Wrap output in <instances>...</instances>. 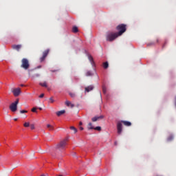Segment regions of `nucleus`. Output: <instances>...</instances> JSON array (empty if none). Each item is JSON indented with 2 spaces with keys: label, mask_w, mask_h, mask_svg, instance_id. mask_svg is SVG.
<instances>
[{
  "label": "nucleus",
  "mask_w": 176,
  "mask_h": 176,
  "mask_svg": "<svg viewBox=\"0 0 176 176\" xmlns=\"http://www.w3.org/2000/svg\"><path fill=\"white\" fill-rule=\"evenodd\" d=\"M125 126H131L132 125V123L129 121H124V120H122L121 122H118L117 123V131H118V135H121L122 133V124Z\"/></svg>",
  "instance_id": "1"
},
{
  "label": "nucleus",
  "mask_w": 176,
  "mask_h": 176,
  "mask_svg": "<svg viewBox=\"0 0 176 176\" xmlns=\"http://www.w3.org/2000/svg\"><path fill=\"white\" fill-rule=\"evenodd\" d=\"M68 139L65 138L61 140L59 143L56 145V149L59 151H63L65 150L66 146L67 144Z\"/></svg>",
  "instance_id": "2"
},
{
  "label": "nucleus",
  "mask_w": 176,
  "mask_h": 176,
  "mask_svg": "<svg viewBox=\"0 0 176 176\" xmlns=\"http://www.w3.org/2000/svg\"><path fill=\"white\" fill-rule=\"evenodd\" d=\"M118 36H120V35L117 32H109L106 35V40L109 42H113V41H115Z\"/></svg>",
  "instance_id": "3"
},
{
  "label": "nucleus",
  "mask_w": 176,
  "mask_h": 176,
  "mask_svg": "<svg viewBox=\"0 0 176 176\" xmlns=\"http://www.w3.org/2000/svg\"><path fill=\"white\" fill-rule=\"evenodd\" d=\"M21 63V68L23 69L24 70H28L30 69V65L28 58H22Z\"/></svg>",
  "instance_id": "4"
},
{
  "label": "nucleus",
  "mask_w": 176,
  "mask_h": 176,
  "mask_svg": "<svg viewBox=\"0 0 176 176\" xmlns=\"http://www.w3.org/2000/svg\"><path fill=\"white\" fill-rule=\"evenodd\" d=\"M116 30L118 31L117 33L119 36H121L126 31V25L120 24L116 27Z\"/></svg>",
  "instance_id": "5"
},
{
  "label": "nucleus",
  "mask_w": 176,
  "mask_h": 176,
  "mask_svg": "<svg viewBox=\"0 0 176 176\" xmlns=\"http://www.w3.org/2000/svg\"><path fill=\"white\" fill-rule=\"evenodd\" d=\"M19 103V100L16 99V100L11 103V104L9 106V109L12 112H16L17 111V106Z\"/></svg>",
  "instance_id": "6"
},
{
  "label": "nucleus",
  "mask_w": 176,
  "mask_h": 176,
  "mask_svg": "<svg viewBox=\"0 0 176 176\" xmlns=\"http://www.w3.org/2000/svg\"><path fill=\"white\" fill-rule=\"evenodd\" d=\"M49 53H50V50L49 49L45 50L43 52V56L39 59L40 63H43V61H45V60L47 58V56H48Z\"/></svg>",
  "instance_id": "7"
},
{
  "label": "nucleus",
  "mask_w": 176,
  "mask_h": 176,
  "mask_svg": "<svg viewBox=\"0 0 176 176\" xmlns=\"http://www.w3.org/2000/svg\"><path fill=\"white\" fill-rule=\"evenodd\" d=\"M21 89L20 88H16L12 90V94L14 97H18L21 94Z\"/></svg>",
  "instance_id": "8"
},
{
  "label": "nucleus",
  "mask_w": 176,
  "mask_h": 176,
  "mask_svg": "<svg viewBox=\"0 0 176 176\" xmlns=\"http://www.w3.org/2000/svg\"><path fill=\"white\" fill-rule=\"evenodd\" d=\"M12 49L13 50H16V52H19L20 51V49H21L22 47V45L21 44H19V45H12L11 46Z\"/></svg>",
  "instance_id": "9"
},
{
  "label": "nucleus",
  "mask_w": 176,
  "mask_h": 176,
  "mask_svg": "<svg viewBox=\"0 0 176 176\" xmlns=\"http://www.w3.org/2000/svg\"><path fill=\"white\" fill-rule=\"evenodd\" d=\"M103 118H104L103 116H95V117L91 118V121L93 122H96L98 121L99 120H101V119H103Z\"/></svg>",
  "instance_id": "10"
},
{
  "label": "nucleus",
  "mask_w": 176,
  "mask_h": 176,
  "mask_svg": "<svg viewBox=\"0 0 176 176\" xmlns=\"http://www.w3.org/2000/svg\"><path fill=\"white\" fill-rule=\"evenodd\" d=\"M88 60H89L92 67L95 66V63L94 60V58L91 55H88Z\"/></svg>",
  "instance_id": "11"
},
{
  "label": "nucleus",
  "mask_w": 176,
  "mask_h": 176,
  "mask_svg": "<svg viewBox=\"0 0 176 176\" xmlns=\"http://www.w3.org/2000/svg\"><path fill=\"white\" fill-rule=\"evenodd\" d=\"M65 105L68 107L74 108L75 105L72 104L70 101L66 100L65 101Z\"/></svg>",
  "instance_id": "12"
},
{
  "label": "nucleus",
  "mask_w": 176,
  "mask_h": 176,
  "mask_svg": "<svg viewBox=\"0 0 176 176\" xmlns=\"http://www.w3.org/2000/svg\"><path fill=\"white\" fill-rule=\"evenodd\" d=\"M65 113V110H61L56 112V115L58 117H60L61 116L64 115Z\"/></svg>",
  "instance_id": "13"
},
{
  "label": "nucleus",
  "mask_w": 176,
  "mask_h": 176,
  "mask_svg": "<svg viewBox=\"0 0 176 176\" xmlns=\"http://www.w3.org/2000/svg\"><path fill=\"white\" fill-rule=\"evenodd\" d=\"M94 89V86L89 85V86L85 87V91L89 93V92L93 91Z\"/></svg>",
  "instance_id": "14"
},
{
  "label": "nucleus",
  "mask_w": 176,
  "mask_h": 176,
  "mask_svg": "<svg viewBox=\"0 0 176 176\" xmlns=\"http://www.w3.org/2000/svg\"><path fill=\"white\" fill-rule=\"evenodd\" d=\"M94 74L92 72H91V71H87V72L85 73V76H86L87 77H92V76H94Z\"/></svg>",
  "instance_id": "15"
},
{
  "label": "nucleus",
  "mask_w": 176,
  "mask_h": 176,
  "mask_svg": "<svg viewBox=\"0 0 176 176\" xmlns=\"http://www.w3.org/2000/svg\"><path fill=\"white\" fill-rule=\"evenodd\" d=\"M47 129L50 131H53L54 130V127L52 125L50 124H47Z\"/></svg>",
  "instance_id": "16"
},
{
  "label": "nucleus",
  "mask_w": 176,
  "mask_h": 176,
  "mask_svg": "<svg viewBox=\"0 0 176 176\" xmlns=\"http://www.w3.org/2000/svg\"><path fill=\"white\" fill-rule=\"evenodd\" d=\"M87 129L88 130H94V126H93V124L91 122H89L87 125Z\"/></svg>",
  "instance_id": "17"
},
{
  "label": "nucleus",
  "mask_w": 176,
  "mask_h": 176,
  "mask_svg": "<svg viewBox=\"0 0 176 176\" xmlns=\"http://www.w3.org/2000/svg\"><path fill=\"white\" fill-rule=\"evenodd\" d=\"M102 67L104 69H107L109 67V63L108 62L103 63Z\"/></svg>",
  "instance_id": "18"
},
{
  "label": "nucleus",
  "mask_w": 176,
  "mask_h": 176,
  "mask_svg": "<svg viewBox=\"0 0 176 176\" xmlns=\"http://www.w3.org/2000/svg\"><path fill=\"white\" fill-rule=\"evenodd\" d=\"M39 85L42 87L47 88V82H39Z\"/></svg>",
  "instance_id": "19"
},
{
  "label": "nucleus",
  "mask_w": 176,
  "mask_h": 176,
  "mask_svg": "<svg viewBox=\"0 0 176 176\" xmlns=\"http://www.w3.org/2000/svg\"><path fill=\"white\" fill-rule=\"evenodd\" d=\"M72 32L76 34V32H78V28L76 26H74L72 28Z\"/></svg>",
  "instance_id": "20"
},
{
  "label": "nucleus",
  "mask_w": 176,
  "mask_h": 176,
  "mask_svg": "<svg viewBox=\"0 0 176 176\" xmlns=\"http://www.w3.org/2000/svg\"><path fill=\"white\" fill-rule=\"evenodd\" d=\"M69 129L71 131H73L74 133H76L78 132V130L75 126H72L69 127Z\"/></svg>",
  "instance_id": "21"
},
{
  "label": "nucleus",
  "mask_w": 176,
  "mask_h": 176,
  "mask_svg": "<svg viewBox=\"0 0 176 176\" xmlns=\"http://www.w3.org/2000/svg\"><path fill=\"white\" fill-rule=\"evenodd\" d=\"M69 96H70L72 98H74L76 97V94H75V93L69 92Z\"/></svg>",
  "instance_id": "22"
},
{
  "label": "nucleus",
  "mask_w": 176,
  "mask_h": 176,
  "mask_svg": "<svg viewBox=\"0 0 176 176\" xmlns=\"http://www.w3.org/2000/svg\"><path fill=\"white\" fill-rule=\"evenodd\" d=\"M55 102V100H54L53 97H50L49 98V103L53 104Z\"/></svg>",
  "instance_id": "23"
},
{
  "label": "nucleus",
  "mask_w": 176,
  "mask_h": 176,
  "mask_svg": "<svg viewBox=\"0 0 176 176\" xmlns=\"http://www.w3.org/2000/svg\"><path fill=\"white\" fill-rule=\"evenodd\" d=\"M30 126V122H25V123L23 124V126H24L25 128H28V127H29Z\"/></svg>",
  "instance_id": "24"
},
{
  "label": "nucleus",
  "mask_w": 176,
  "mask_h": 176,
  "mask_svg": "<svg viewBox=\"0 0 176 176\" xmlns=\"http://www.w3.org/2000/svg\"><path fill=\"white\" fill-rule=\"evenodd\" d=\"M94 129L98 131H100L102 130L101 126H96V127H94Z\"/></svg>",
  "instance_id": "25"
},
{
  "label": "nucleus",
  "mask_w": 176,
  "mask_h": 176,
  "mask_svg": "<svg viewBox=\"0 0 176 176\" xmlns=\"http://www.w3.org/2000/svg\"><path fill=\"white\" fill-rule=\"evenodd\" d=\"M40 74H35L33 75L32 78H39L40 77Z\"/></svg>",
  "instance_id": "26"
},
{
  "label": "nucleus",
  "mask_w": 176,
  "mask_h": 176,
  "mask_svg": "<svg viewBox=\"0 0 176 176\" xmlns=\"http://www.w3.org/2000/svg\"><path fill=\"white\" fill-rule=\"evenodd\" d=\"M37 108L36 107H33L32 109V110H31V111L32 112V113H37Z\"/></svg>",
  "instance_id": "27"
},
{
  "label": "nucleus",
  "mask_w": 176,
  "mask_h": 176,
  "mask_svg": "<svg viewBox=\"0 0 176 176\" xmlns=\"http://www.w3.org/2000/svg\"><path fill=\"white\" fill-rule=\"evenodd\" d=\"M102 92H103V94H106L107 93V88L104 86L102 87Z\"/></svg>",
  "instance_id": "28"
},
{
  "label": "nucleus",
  "mask_w": 176,
  "mask_h": 176,
  "mask_svg": "<svg viewBox=\"0 0 176 176\" xmlns=\"http://www.w3.org/2000/svg\"><path fill=\"white\" fill-rule=\"evenodd\" d=\"M28 113V111H26V110H21L20 111L21 114H24V113Z\"/></svg>",
  "instance_id": "29"
},
{
  "label": "nucleus",
  "mask_w": 176,
  "mask_h": 176,
  "mask_svg": "<svg viewBox=\"0 0 176 176\" xmlns=\"http://www.w3.org/2000/svg\"><path fill=\"white\" fill-rule=\"evenodd\" d=\"M30 129L34 130L35 129V125L34 124H30Z\"/></svg>",
  "instance_id": "30"
},
{
  "label": "nucleus",
  "mask_w": 176,
  "mask_h": 176,
  "mask_svg": "<svg viewBox=\"0 0 176 176\" xmlns=\"http://www.w3.org/2000/svg\"><path fill=\"white\" fill-rule=\"evenodd\" d=\"M44 96H45V94H41L38 96V98H43Z\"/></svg>",
  "instance_id": "31"
},
{
  "label": "nucleus",
  "mask_w": 176,
  "mask_h": 176,
  "mask_svg": "<svg viewBox=\"0 0 176 176\" xmlns=\"http://www.w3.org/2000/svg\"><path fill=\"white\" fill-rule=\"evenodd\" d=\"M79 129H80V131H83V130H84V128H83L82 126H80V127H79Z\"/></svg>",
  "instance_id": "32"
},
{
  "label": "nucleus",
  "mask_w": 176,
  "mask_h": 176,
  "mask_svg": "<svg viewBox=\"0 0 176 176\" xmlns=\"http://www.w3.org/2000/svg\"><path fill=\"white\" fill-rule=\"evenodd\" d=\"M50 72H51L52 73H55V72H57V70H50Z\"/></svg>",
  "instance_id": "33"
},
{
  "label": "nucleus",
  "mask_w": 176,
  "mask_h": 176,
  "mask_svg": "<svg viewBox=\"0 0 176 176\" xmlns=\"http://www.w3.org/2000/svg\"><path fill=\"white\" fill-rule=\"evenodd\" d=\"M150 45H155V43H151V44L148 43V44H147V46H150Z\"/></svg>",
  "instance_id": "34"
},
{
  "label": "nucleus",
  "mask_w": 176,
  "mask_h": 176,
  "mask_svg": "<svg viewBox=\"0 0 176 176\" xmlns=\"http://www.w3.org/2000/svg\"><path fill=\"white\" fill-rule=\"evenodd\" d=\"M82 122H79V126H82Z\"/></svg>",
  "instance_id": "35"
},
{
  "label": "nucleus",
  "mask_w": 176,
  "mask_h": 176,
  "mask_svg": "<svg viewBox=\"0 0 176 176\" xmlns=\"http://www.w3.org/2000/svg\"><path fill=\"white\" fill-rule=\"evenodd\" d=\"M175 107H176V96H175Z\"/></svg>",
  "instance_id": "36"
},
{
  "label": "nucleus",
  "mask_w": 176,
  "mask_h": 176,
  "mask_svg": "<svg viewBox=\"0 0 176 176\" xmlns=\"http://www.w3.org/2000/svg\"><path fill=\"white\" fill-rule=\"evenodd\" d=\"M38 110L42 111L43 109H42L41 107H39V108H38Z\"/></svg>",
  "instance_id": "37"
},
{
  "label": "nucleus",
  "mask_w": 176,
  "mask_h": 176,
  "mask_svg": "<svg viewBox=\"0 0 176 176\" xmlns=\"http://www.w3.org/2000/svg\"><path fill=\"white\" fill-rule=\"evenodd\" d=\"M18 118H14V121H17Z\"/></svg>",
  "instance_id": "38"
},
{
  "label": "nucleus",
  "mask_w": 176,
  "mask_h": 176,
  "mask_svg": "<svg viewBox=\"0 0 176 176\" xmlns=\"http://www.w3.org/2000/svg\"><path fill=\"white\" fill-rule=\"evenodd\" d=\"M21 87H24V85L21 84Z\"/></svg>",
  "instance_id": "39"
},
{
  "label": "nucleus",
  "mask_w": 176,
  "mask_h": 176,
  "mask_svg": "<svg viewBox=\"0 0 176 176\" xmlns=\"http://www.w3.org/2000/svg\"><path fill=\"white\" fill-rule=\"evenodd\" d=\"M40 176H45V175H44V174H42V175H41Z\"/></svg>",
  "instance_id": "40"
},
{
  "label": "nucleus",
  "mask_w": 176,
  "mask_h": 176,
  "mask_svg": "<svg viewBox=\"0 0 176 176\" xmlns=\"http://www.w3.org/2000/svg\"><path fill=\"white\" fill-rule=\"evenodd\" d=\"M158 42H159V39H157V43H158Z\"/></svg>",
  "instance_id": "41"
},
{
  "label": "nucleus",
  "mask_w": 176,
  "mask_h": 176,
  "mask_svg": "<svg viewBox=\"0 0 176 176\" xmlns=\"http://www.w3.org/2000/svg\"><path fill=\"white\" fill-rule=\"evenodd\" d=\"M115 145H117V142H115Z\"/></svg>",
  "instance_id": "42"
},
{
  "label": "nucleus",
  "mask_w": 176,
  "mask_h": 176,
  "mask_svg": "<svg viewBox=\"0 0 176 176\" xmlns=\"http://www.w3.org/2000/svg\"><path fill=\"white\" fill-rule=\"evenodd\" d=\"M58 176H63V175H58Z\"/></svg>",
  "instance_id": "43"
}]
</instances>
